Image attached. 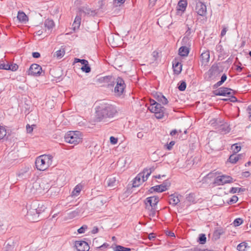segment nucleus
I'll use <instances>...</instances> for the list:
<instances>
[{
	"instance_id": "nucleus-27",
	"label": "nucleus",
	"mask_w": 251,
	"mask_h": 251,
	"mask_svg": "<svg viewBox=\"0 0 251 251\" xmlns=\"http://www.w3.org/2000/svg\"><path fill=\"white\" fill-rule=\"evenodd\" d=\"M44 25L48 29H50L54 27V24L52 20L47 19L45 21Z\"/></svg>"
},
{
	"instance_id": "nucleus-48",
	"label": "nucleus",
	"mask_w": 251,
	"mask_h": 251,
	"mask_svg": "<svg viewBox=\"0 0 251 251\" xmlns=\"http://www.w3.org/2000/svg\"><path fill=\"white\" fill-rule=\"evenodd\" d=\"M110 141L112 144L115 145L118 142V139L116 138H115L113 136H111L110 138Z\"/></svg>"
},
{
	"instance_id": "nucleus-25",
	"label": "nucleus",
	"mask_w": 251,
	"mask_h": 251,
	"mask_svg": "<svg viewBox=\"0 0 251 251\" xmlns=\"http://www.w3.org/2000/svg\"><path fill=\"white\" fill-rule=\"evenodd\" d=\"M173 69L174 73L178 75L179 74L182 70V65L179 62H176L175 64H173Z\"/></svg>"
},
{
	"instance_id": "nucleus-54",
	"label": "nucleus",
	"mask_w": 251,
	"mask_h": 251,
	"mask_svg": "<svg viewBox=\"0 0 251 251\" xmlns=\"http://www.w3.org/2000/svg\"><path fill=\"white\" fill-rule=\"evenodd\" d=\"M242 176L244 177H248L250 176V173L248 171L243 172Z\"/></svg>"
},
{
	"instance_id": "nucleus-42",
	"label": "nucleus",
	"mask_w": 251,
	"mask_h": 251,
	"mask_svg": "<svg viewBox=\"0 0 251 251\" xmlns=\"http://www.w3.org/2000/svg\"><path fill=\"white\" fill-rule=\"evenodd\" d=\"M87 228V226L86 225H83L77 230V231L79 233H83Z\"/></svg>"
},
{
	"instance_id": "nucleus-35",
	"label": "nucleus",
	"mask_w": 251,
	"mask_h": 251,
	"mask_svg": "<svg viewBox=\"0 0 251 251\" xmlns=\"http://www.w3.org/2000/svg\"><path fill=\"white\" fill-rule=\"evenodd\" d=\"M81 69L83 72L87 73L91 71V68L89 67L88 63L82 66Z\"/></svg>"
},
{
	"instance_id": "nucleus-26",
	"label": "nucleus",
	"mask_w": 251,
	"mask_h": 251,
	"mask_svg": "<svg viewBox=\"0 0 251 251\" xmlns=\"http://www.w3.org/2000/svg\"><path fill=\"white\" fill-rule=\"evenodd\" d=\"M46 209L45 205L42 203H38L37 207H36V213L38 216L42 212H44Z\"/></svg>"
},
{
	"instance_id": "nucleus-33",
	"label": "nucleus",
	"mask_w": 251,
	"mask_h": 251,
	"mask_svg": "<svg viewBox=\"0 0 251 251\" xmlns=\"http://www.w3.org/2000/svg\"><path fill=\"white\" fill-rule=\"evenodd\" d=\"M36 206L37 205H36V204H35V203L33 204L32 208H31L28 211V212H27L28 213L31 215H34V216L37 215V214L36 213V210H35Z\"/></svg>"
},
{
	"instance_id": "nucleus-12",
	"label": "nucleus",
	"mask_w": 251,
	"mask_h": 251,
	"mask_svg": "<svg viewBox=\"0 0 251 251\" xmlns=\"http://www.w3.org/2000/svg\"><path fill=\"white\" fill-rule=\"evenodd\" d=\"M244 156L243 154L233 153L230 155L228 159V161L232 164H236Z\"/></svg>"
},
{
	"instance_id": "nucleus-8",
	"label": "nucleus",
	"mask_w": 251,
	"mask_h": 251,
	"mask_svg": "<svg viewBox=\"0 0 251 251\" xmlns=\"http://www.w3.org/2000/svg\"><path fill=\"white\" fill-rule=\"evenodd\" d=\"M42 72V69L40 65L33 64L30 66L27 73L29 75L38 76L41 75Z\"/></svg>"
},
{
	"instance_id": "nucleus-14",
	"label": "nucleus",
	"mask_w": 251,
	"mask_h": 251,
	"mask_svg": "<svg viewBox=\"0 0 251 251\" xmlns=\"http://www.w3.org/2000/svg\"><path fill=\"white\" fill-rule=\"evenodd\" d=\"M210 59L209 51L206 50L203 52L201 55V62L202 64L205 65L209 62Z\"/></svg>"
},
{
	"instance_id": "nucleus-17",
	"label": "nucleus",
	"mask_w": 251,
	"mask_h": 251,
	"mask_svg": "<svg viewBox=\"0 0 251 251\" xmlns=\"http://www.w3.org/2000/svg\"><path fill=\"white\" fill-rule=\"evenodd\" d=\"M190 28L188 27V30L186 32V35L182 39V43L183 46L189 47L190 46V40L189 38L187 36L190 34Z\"/></svg>"
},
{
	"instance_id": "nucleus-34",
	"label": "nucleus",
	"mask_w": 251,
	"mask_h": 251,
	"mask_svg": "<svg viewBox=\"0 0 251 251\" xmlns=\"http://www.w3.org/2000/svg\"><path fill=\"white\" fill-rule=\"evenodd\" d=\"M158 100L163 104H167L168 102L167 99L163 95L158 96Z\"/></svg>"
},
{
	"instance_id": "nucleus-5",
	"label": "nucleus",
	"mask_w": 251,
	"mask_h": 251,
	"mask_svg": "<svg viewBox=\"0 0 251 251\" xmlns=\"http://www.w3.org/2000/svg\"><path fill=\"white\" fill-rule=\"evenodd\" d=\"M148 109L152 113H154L155 116L157 119H161L164 117V108L161 104L154 102L148 107Z\"/></svg>"
},
{
	"instance_id": "nucleus-37",
	"label": "nucleus",
	"mask_w": 251,
	"mask_h": 251,
	"mask_svg": "<svg viewBox=\"0 0 251 251\" xmlns=\"http://www.w3.org/2000/svg\"><path fill=\"white\" fill-rule=\"evenodd\" d=\"M206 238L204 234H201L199 238V241L201 244H203L206 242Z\"/></svg>"
},
{
	"instance_id": "nucleus-18",
	"label": "nucleus",
	"mask_w": 251,
	"mask_h": 251,
	"mask_svg": "<svg viewBox=\"0 0 251 251\" xmlns=\"http://www.w3.org/2000/svg\"><path fill=\"white\" fill-rule=\"evenodd\" d=\"M83 187V185L80 183H79V184H77L76 186H75V188L74 189L73 191L72 192V197L78 196L79 195Z\"/></svg>"
},
{
	"instance_id": "nucleus-23",
	"label": "nucleus",
	"mask_w": 251,
	"mask_h": 251,
	"mask_svg": "<svg viewBox=\"0 0 251 251\" xmlns=\"http://www.w3.org/2000/svg\"><path fill=\"white\" fill-rule=\"evenodd\" d=\"M250 247L248 246L247 242H243L237 246V250L238 251H246Z\"/></svg>"
},
{
	"instance_id": "nucleus-19",
	"label": "nucleus",
	"mask_w": 251,
	"mask_h": 251,
	"mask_svg": "<svg viewBox=\"0 0 251 251\" xmlns=\"http://www.w3.org/2000/svg\"><path fill=\"white\" fill-rule=\"evenodd\" d=\"M180 201V199L178 195L175 194L171 195L169 198V203L173 205H176Z\"/></svg>"
},
{
	"instance_id": "nucleus-38",
	"label": "nucleus",
	"mask_w": 251,
	"mask_h": 251,
	"mask_svg": "<svg viewBox=\"0 0 251 251\" xmlns=\"http://www.w3.org/2000/svg\"><path fill=\"white\" fill-rule=\"evenodd\" d=\"M243 223V220L242 219L237 218L235 219L233 222V224L235 226H239L241 225Z\"/></svg>"
},
{
	"instance_id": "nucleus-28",
	"label": "nucleus",
	"mask_w": 251,
	"mask_h": 251,
	"mask_svg": "<svg viewBox=\"0 0 251 251\" xmlns=\"http://www.w3.org/2000/svg\"><path fill=\"white\" fill-rule=\"evenodd\" d=\"M151 173V169H146L140 173L143 176L144 178L146 179V180L148 179V177L150 176Z\"/></svg>"
},
{
	"instance_id": "nucleus-62",
	"label": "nucleus",
	"mask_w": 251,
	"mask_h": 251,
	"mask_svg": "<svg viewBox=\"0 0 251 251\" xmlns=\"http://www.w3.org/2000/svg\"><path fill=\"white\" fill-rule=\"evenodd\" d=\"M242 70H243V68L241 67L240 66H237L236 70L237 72H241L242 71Z\"/></svg>"
},
{
	"instance_id": "nucleus-40",
	"label": "nucleus",
	"mask_w": 251,
	"mask_h": 251,
	"mask_svg": "<svg viewBox=\"0 0 251 251\" xmlns=\"http://www.w3.org/2000/svg\"><path fill=\"white\" fill-rule=\"evenodd\" d=\"M112 79V77L109 76H106L105 77H103L100 79V80L104 82L108 83Z\"/></svg>"
},
{
	"instance_id": "nucleus-36",
	"label": "nucleus",
	"mask_w": 251,
	"mask_h": 251,
	"mask_svg": "<svg viewBox=\"0 0 251 251\" xmlns=\"http://www.w3.org/2000/svg\"><path fill=\"white\" fill-rule=\"evenodd\" d=\"M226 75L225 74H224L221 77V80L216 83L217 86H219L221 85L226 81Z\"/></svg>"
},
{
	"instance_id": "nucleus-63",
	"label": "nucleus",
	"mask_w": 251,
	"mask_h": 251,
	"mask_svg": "<svg viewBox=\"0 0 251 251\" xmlns=\"http://www.w3.org/2000/svg\"><path fill=\"white\" fill-rule=\"evenodd\" d=\"M167 235L170 237H175V234L173 232L169 231L167 233Z\"/></svg>"
},
{
	"instance_id": "nucleus-47",
	"label": "nucleus",
	"mask_w": 251,
	"mask_h": 251,
	"mask_svg": "<svg viewBox=\"0 0 251 251\" xmlns=\"http://www.w3.org/2000/svg\"><path fill=\"white\" fill-rule=\"evenodd\" d=\"M10 70L12 71H16L18 69V66L16 64H13L10 65Z\"/></svg>"
},
{
	"instance_id": "nucleus-64",
	"label": "nucleus",
	"mask_w": 251,
	"mask_h": 251,
	"mask_svg": "<svg viewBox=\"0 0 251 251\" xmlns=\"http://www.w3.org/2000/svg\"><path fill=\"white\" fill-rule=\"evenodd\" d=\"M108 246V245L107 243H104L102 245L99 247V248H102L103 247L107 248Z\"/></svg>"
},
{
	"instance_id": "nucleus-43",
	"label": "nucleus",
	"mask_w": 251,
	"mask_h": 251,
	"mask_svg": "<svg viewBox=\"0 0 251 251\" xmlns=\"http://www.w3.org/2000/svg\"><path fill=\"white\" fill-rule=\"evenodd\" d=\"M125 247L121 245H116L114 248V250L116 251H124Z\"/></svg>"
},
{
	"instance_id": "nucleus-60",
	"label": "nucleus",
	"mask_w": 251,
	"mask_h": 251,
	"mask_svg": "<svg viewBox=\"0 0 251 251\" xmlns=\"http://www.w3.org/2000/svg\"><path fill=\"white\" fill-rule=\"evenodd\" d=\"M177 132H178V131L176 129H174V130H173L171 132L170 134L172 136H174V135H176V133H177Z\"/></svg>"
},
{
	"instance_id": "nucleus-9",
	"label": "nucleus",
	"mask_w": 251,
	"mask_h": 251,
	"mask_svg": "<svg viewBox=\"0 0 251 251\" xmlns=\"http://www.w3.org/2000/svg\"><path fill=\"white\" fill-rule=\"evenodd\" d=\"M75 247L78 251H88L90 249L88 244L83 241H76Z\"/></svg>"
},
{
	"instance_id": "nucleus-44",
	"label": "nucleus",
	"mask_w": 251,
	"mask_h": 251,
	"mask_svg": "<svg viewBox=\"0 0 251 251\" xmlns=\"http://www.w3.org/2000/svg\"><path fill=\"white\" fill-rule=\"evenodd\" d=\"M175 142L174 141H171L170 142L169 144L165 145V147L168 150H171L172 149L173 146L175 145Z\"/></svg>"
},
{
	"instance_id": "nucleus-6",
	"label": "nucleus",
	"mask_w": 251,
	"mask_h": 251,
	"mask_svg": "<svg viewBox=\"0 0 251 251\" xmlns=\"http://www.w3.org/2000/svg\"><path fill=\"white\" fill-rule=\"evenodd\" d=\"M116 85L114 89V92L117 96H121L124 92L126 88V84L124 80L119 77L116 79Z\"/></svg>"
},
{
	"instance_id": "nucleus-41",
	"label": "nucleus",
	"mask_w": 251,
	"mask_h": 251,
	"mask_svg": "<svg viewBox=\"0 0 251 251\" xmlns=\"http://www.w3.org/2000/svg\"><path fill=\"white\" fill-rule=\"evenodd\" d=\"M186 199L188 201L194 202L195 201L194 195L192 194H189V195L187 197Z\"/></svg>"
},
{
	"instance_id": "nucleus-46",
	"label": "nucleus",
	"mask_w": 251,
	"mask_h": 251,
	"mask_svg": "<svg viewBox=\"0 0 251 251\" xmlns=\"http://www.w3.org/2000/svg\"><path fill=\"white\" fill-rule=\"evenodd\" d=\"M223 233L221 230H216L214 233V236L217 238L220 237V235Z\"/></svg>"
},
{
	"instance_id": "nucleus-57",
	"label": "nucleus",
	"mask_w": 251,
	"mask_h": 251,
	"mask_svg": "<svg viewBox=\"0 0 251 251\" xmlns=\"http://www.w3.org/2000/svg\"><path fill=\"white\" fill-rule=\"evenodd\" d=\"M137 136L138 138L142 139L144 136V133L142 132H139L137 133Z\"/></svg>"
},
{
	"instance_id": "nucleus-1",
	"label": "nucleus",
	"mask_w": 251,
	"mask_h": 251,
	"mask_svg": "<svg viewBox=\"0 0 251 251\" xmlns=\"http://www.w3.org/2000/svg\"><path fill=\"white\" fill-rule=\"evenodd\" d=\"M117 113L116 107L111 104L105 103L97 108L96 118L99 121H105L107 118L113 117Z\"/></svg>"
},
{
	"instance_id": "nucleus-4",
	"label": "nucleus",
	"mask_w": 251,
	"mask_h": 251,
	"mask_svg": "<svg viewBox=\"0 0 251 251\" xmlns=\"http://www.w3.org/2000/svg\"><path fill=\"white\" fill-rule=\"evenodd\" d=\"M82 136L79 131H69L65 136V141L70 144L77 145L82 142Z\"/></svg>"
},
{
	"instance_id": "nucleus-55",
	"label": "nucleus",
	"mask_w": 251,
	"mask_h": 251,
	"mask_svg": "<svg viewBox=\"0 0 251 251\" xmlns=\"http://www.w3.org/2000/svg\"><path fill=\"white\" fill-rule=\"evenodd\" d=\"M99 231V228H98V227L97 226H94L93 228V229L92 230V233L93 234H96L97 233H98Z\"/></svg>"
},
{
	"instance_id": "nucleus-52",
	"label": "nucleus",
	"mask_w": 251,
	"mask_h": 251,
	"mask_svg": "<svg viewBox=\"0 0 251 251\" xmlns=\"http://www.w3.org/2000/svg\"><path fill=\"white\" fill-rule=\"evenodd\" d=\"M2 69L7 70H10V64H4L2 66Z\"/></svg>"
},
{
	"instance_id": "nucleus-22",
	"label": "nucleus",
	"mask_w": 251,
	"mask_h": 251,
	"mask_svg": "<svg viewBox=\"0 0 251 251\" xmlns=\"http://www.w3.org/2000/svg\"><path fill=\"white\" fill-rule=\"evenodd\" d=\"M187 5V0H180L177 5V10L184 12Z\"/></svg>"
},
{
	"instance_id": "nucleus-32",
	"label": "nucleus",
	"mask_w": 251,
	"mask_h": 251,
	"mask_svg": "<svg viewBox=\"0 0 251 251\" xmlns=\"http://www.w3.org/2000/svg\"><path fill=\"white\" fill-rule=\"evenodd\" d=\"M6 130L3 126H0V140L2 139L6 135Z\"/></svg>"
},
{
	"instance_id": "nucleus-39",
	"label": "nucleus",
	"mask_w": 251,
	"mask_h": 251,
	"mask_svg": "<svg viewBox=\"0 0 251 251\" xmlns=\"http://www.w3.org/2000/svg\"><path fill=\"white\" fill-rule=\"evenodd\" d=\"M186 84L184 81H182L180 83V85L178 86V89L180 91H184L186 89Z\"/></svg>"
},
{
	"instance_id": "nucleus-20",
	"label": "nucleus",
	"mask_w": 251,
	"mask_h": 251,
	"mask_svg": "<svg viewBox=\"0 0 251 251\" xmlns=\"http://www.w3.org/2000/svg\"><path fill=\"white\" fill-rule=\"evenodd\" d=\"M189 52V48L183 46L179 49V54L181 56H186Z\"/></svg>"
},
{
	"instance_id": "nucleus-56",
	"label": "nucleus",
	"mask_w": 251,
	"mask_h": 251,
	"mask_svg": "<svg viewBox=\"0 0 251 251\" xmlns=\"http://www.w3.org/2000/svg\"><path fill=\"white\" fill-rule=\"evenodd\" d=\"M156 1L157 0H149L150 5L153 6L155 5Z\"/></svg>"
},
{
	"instance_id": "nucleus-61",
	"label": "nucleus",
	"mask_w": 251,
	"mask_h": 251,
	"mask_svg": "<svg viewBox=\"0 0 251 251\" xmlns=\"http://www.w3.org/2000/svg\"><path fill=\"white\" fill-rule=\"evenodd\" d=\"M80 63H81L82 65H83V66H84L85 64L88 63V62L86 60L82 59V60H81V62Z\"/></svg>"
},
{
	"instance_id": "nucleus-58",
	"label": "nucleus",
	"mask_w": 251,
	"mask_h": 251,
	"mask_svg": "<svg viewBox=\"0 0 251 251\" xmlns=\"http://www.w3.org/2000/svg\"><path fill=\"white\" fill-rule=\"evenodd\" d=\"M43 33V31L42 30H39L38 31H37L35 34V36H40L41 35H42Z\"/></svg>"
},
{
	"instance_id": "nucleus-31",
	"label": "nucleus",
	"mask_w": 251,
	"mask_h": 251,
	"mask_svg": "<svg viewBox=\"0 0 251 251\" xmlns=\"http://www.w3.org/2000/svg\"><path fill=\"white\" fill-rule=\"evenodd\" d=\"M65 51L64 49H60L55 52V56L58 58H61L64 56Z\"/></svg>"
},
{
	"instance_id": "nucleus-53",
	"label": "nucleus",
	"mask_w": 251,
	"mask_h": 251,
	"mask_svg": "<svg viewBox=\"0 0 251 251\" xmlns=\"http://www.w3.org/2000/svg\"><path fill=\"white\" fill-rule=\"evenodd\" d=\"M32 56L34 58H38L40 56V54L38 52H34L32 53Z\"/></svg>"
},
{
	"instance_id": "nucleus-59",
	"label": "nucleus",
	"mask_w": 251,
	"mask_h": 251,
	"mask_svg": "<svg viewBox=\"0 0 251 251\" xmlns=\"http://www.w3.org/2000/svg\"><path fill=\"white\" fill-rule=\"evenodd\" d=\"M248 111L249 114V118L251 120V105L248 106Z\"/></svg>"
},
{
	"instance_id": "nucleus-51",
	"label": "nucleus",
	"mask_w": 251,
	"mask_h": 251,
	"mask_svg": "<svg viewBox=\"0 0 251 251\" xmlns=\"http://www.w3.org/2000/svg\"><path fill=\"white\" fill-rule=\"evenodd\" d=\"M26 131L28 133H31L33 131V127L31 126H30L29 125H27L26 126Z\"/></svg>"
},
{
	"instance_id": "nucleus-21",
	"label": "nucleus",
	"mask_w": 251,
	"mask_h": 251,
	"mask_svg": "<svg viewBox=\"0 0 251 251\" xmlns=\"http://www.w3.org/2000/svg\"><path fill=\"white\" fill-rule=\"evenodd\" d=\"M17 18L21 23H26L28 21V17L24 12L19 11L18 13Z\"/></svg>"
},
{
	"instance_id": "nucleus-50",
	"label": "nucleus",
	"mask_w": 251,
	"mask_h": 251,
	"mask_svg": "<svg viewBox=\"0 0 251 251\" xmlns=\"http://www.w3.org/2000/svg\"><path fill=\"white\" fill-rule=\"evenodd\" d=\"M238 197L236 196H233L231 199L230 200V203H234L237 202L238 201Z\"/></svg>"
},
{
	"instance_id": "nucleus-29",
	"label": "nucleus",
	"mask_w": 251,
	"mask_h": 251,
	"mask_svg": "<svg viewBox=\"0 0 251 251\" xmlns=\"http://www.w3.org/2000/svg\"><path fill=\"white\" fill-rule=\"evenodd\" d=\"M15 246V243H14V242L9 240L7 242V243L6 245L5 249L6 251H11L12 250Z\"/></svg>"
},
{
	"instance_id": "nucleus-7",
	"label": "nucleus",
	"mask_w": 251,
	"mask_h": 251,
	"mask_svg": "<svg viewBox=\"0 0 251 251\" xmlns=\"http://www.w3.org/2000/svg\"><path fill=\"white\" fill-rule=\"evenodd\" d=\"M233 182V178L226 175H222L217 176L214 180V183L217 186L222 185L226 183H229Z\"/></svg>"
},
{
	"instance_id": "nucleus-11",
	"label": "nucleus",
	"mask_w": 251,
	"mask_h": 251,
	"mask_svg": "<svg viewBox=\"0 0 251 251\" xmlns=\"http://www.w3.org/2000/svg\"><path fill=\"white\" fill-rule=\"evenodd\" d=\"M232 90L229 88L222 87L215 91V95L217 96H226L232 94Z\"/></svg>"
},
{
	"instance_id": "nucleus-15",
	"label": "nucleus",
	"mask_w": 251,
	"mask_h": 251,
	"mask_svg": "<svg viewBox=\"0 0 251 251\" xmlns=\"http://www.w3.org/2000/svg\"><path fill=\"white\" fill-rule=\"evenodd\" d=\"M168 186L165 183L152 187L151 190L157 192H162L167 190Z\"/></svg>"
},
{
	"instance_id": "nucleus-30",
	"label": "nucleus",
	"mask_w": 251,
	"mask_h": 251,
	"mask_svg": "<svg viewBox=\"0 0 251 251\" xmlns=\"http://www.w3.org/2000/svg\"><path fill=\"white\" fill-rule=\"evenodd\" d=\"M241 149V146H238L237 144H234L231 146V150L233 153L237 154Z\"/></svg>"
},
{
	"instance_id": "nucleus-13",
	"label": "nucleus",
	"mask_w": 251,
	"mask_h": 251,
	"mask_svg": "<svg viewBox=\"0 0 251 251\" xmlns=\"http://www.w3.org/2000/svg\"><path fill=\"white\" fill-rule=\"evenodd\" d=\"M145 181L146 179L144 178L142 174H140V173L134 179L133 181V186L134 187H138Z\"/></svg>"
},
{
	"instance_id": "nucleus-45",
	"label": "nucleus",
	"mask_w": 251,
	"mask_h": 251,
	"mask_svg": "<svg viewBox=\"0 0 251 251\" xmlns=\"http://www.w3.org/2000/svg\"><path fill=\"white\" fill-rule=\"evenodd\" d=\"M223 29L222 30L221 33V36L223 37L225 36L227 31V28L226 26L224 25L223 26Z\"/></svg>"
},
{
	"instance_id": "nucleus-49",
	"label": "nucleus",
	"mask_w": 251,
	"mask_h": 251,
	"mask_svg": "<svg viewBox=\"0 0 251 251\" xmlns=\"http://www.w3.org/2000/svg\"><path fill=\"white\" fill-rule=\"evenodd\" d=\"M240 188L238 187H232L231 188L230 190V192L233 194L236 193L237 192H239L240 191Z\"/></svg>"
},
{
	"instance_id": "nucleus-10",
	"label": "nucleus",
	"mask_w": 251,
	"mask_h": 251,
	"mask_svg": "<svg viewBox=\"0 0 251 251\" xmlns=\"http://www.w3.org/2000/svg\"><path fill=\"white\" fill-rule=\"evenodd\" d=\"M195 10L198 15L203 16L206 13V7L202 2H198L196 4Z\"/></svg>"
},
{
	"instance_id": "nucleus-24",
	"label": "nucleus",
	"mask_w": 251,
	"mask_h": 251,
	"mask_svg": "<svg viewBox=\"0 0 251 251\" xmlns=\"http://www.w3.org/2000/svg\"><path fill=\"white\" fill-rule=\"evenodd\" d=\"M81 23V17L80 16L77 15L75 17L74 23L73 24L74 30L79 28Z\"/></svg>"
},
{
	"instance_id": "nucleus-3",
	"label": "nucleus",
	"mask_w": 251,
	"mask_h": 251,
	"mask_svg": "<svg viewBox=\"0 0 251 251\" xmlns=\"http://www.w3.org/2000/svg\"><path fill=\"white\" fill-rule=\"evenodd\" d=\"M158 201L159 198L156 196L148 197L145 200L146 209L149 211L150 216H155L157 212L156 205Z\"/></svg>"
},
{
	"instance_id": "nucleus-16",
	"label": "nucleus",
	"mask_w": 251,
	"mask_h": 251,
	"mask_svg": "<svg viewBox=\"0 0 251 251\" xmlns=\"http://www.w3.org/2000/svg\"><path fill=\"white\" fill-rule=\"evenodd\" d=\"M105 183L108 187L112 188L116 185V179L115 177L109 176L105 180Z\"/></svg>"
},
{
	"instance_id": "nucleus-2",
	"label": "nucleus",
	"mask_w": 251,
	"mask_h": 251,
	"mask_svg": "<svg viewBox=\"0 0 251 251\" xmlns=\"http://www.w3.org/2000/svg\"><path fill=\"white\" fill-rule=\"evenodd\" d=\"M53 156L50 154H43L37 157L35 160L36 168L38 170H47L52 164Z\"/></svg>"
}]
</instances>
